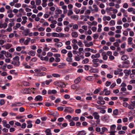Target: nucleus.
<instances>
[{
  "instance_id": "obj_1",
  "label": "nucleus",
  "mask_w": 135,
  "mask_h": 135,
  "mask_svg": "<svg viewBox=\"0 0 135 135\" xmlns=\"http://www.w3.org/2000/svg\"><path fill=\"white\" fill-rule=\"evenodd\" d=\"M92 116L94 117L95 119H96V122L97 124H99L100 120L99 119L100 116L98 113L96 112H94L92 114Z\"/></svg>"
},
{
  "instance_id": "obj_2",
  "label": "nucleus",
  "mask_w": 135,
  "mask_h": 135,
  "mask_svg": "<svg viewBox=\"0 0 135 135\" xmlns=\"http://www.w3.org/2000/svg\"><path fill=\"white\" fill-rule=\"evenodd\" d=\"M29 106L32 108H33L35 107H38L40 106L41 105H43V103H29Z\"/></svg>"
},
{
  "instance_id": "obj_3",
  "label": "nucleus",
  "mask_w": 135,
  "mask_h": 135,
  "mask_svg": "<svg viewBox=\"0 0 135 135\" xmlns=\"http://www.w3.org/2000/svg\"><path fill=\"white\" fill-rule=\"evenodd\" d=\"M54 84L56 85L60 86L61 87L63 88L64 86H65V85L64 83H62L61 82H58L57 81L54 82Z\"/></svg>"
},
{
  "instance_id": "obj_4",
  "label": "nucleus",
  "mask_w": 135,
  "mask_h": 135,
  "mask_svg": "<svg viewBox=\"0 0 135 135\" xmlns=\"http://www.w3.org/2000/svg\"><path fill=\"white\" fill-rule=\"evenodd\" d=\"M11 64L15 66H19L20 64V62L19 61H12Z\"/></svg>"
},
{
  "instance_id": "obj_5",
  "label": "nucleus",
  "mask_w": 135,
  "mask_h": 135,
  "mask_svg": "<svg viewBox=\"0 0 135 135\" xmlns=\"http://www.w3.org/2000/svg\"><path fill=\"white\" fill-rule=\"evenodd\" d=\"M59 37H69L70 35V34L69 33H67L66 34L62 33H59Z\"/></svg>"
},
{
  "instance_id": "obj_6",
  "label": "nucleus",
  "mask_w": 135,
  "mask_h": 135,
  "mask_svg": "<svg viewBox=\"0 0 135 135\" xmlns=\"http://www.w3.org/2000/svg\"><path fill=\"white\" fill-rule=\"evenodd\" d=\"M93 7L94 9H93L92 13H94V12H98V8L97 6L95 4H94L93 5Z\"/></svg>"
},
{
  "instance_id": "obj_7",
  "label": "nucleus",
  "mask_w": 135,
  "mask_h": 135,
  "mask_svg": "<svg viewBox=\"0 0 135 135\" xmlns=\"http://www.w3.org/2000/svg\"><path fill=\"white\" fill-rule=\"evenodd\" d=\"M32 121L29 120L27 121V123L28 124L27 128H32L33 126V124H32Z\"/></svg>"
},
{
  "instance_id": "obj_8",
  "label": "nucleus",
  "mask_w": 135,
  "mask_h": 135,
  "mask_svg": "<svg viewBox=\"0 0 135 135\" xmlns=\"http://www.w3.org/2000/svg\"><path fill=\"white\" fill-rule=\"evenodd\" d=\"M109 118V115L107 114H105L102 117V120L103 121H106L108 120Z\"/></svg>"
},
{
  "instance_id": "obj_9",
  "label": "nucleus",
  "mask_w": 135,
  "mask_h": 135,
  "mask_svg": "<svg viewBox=\"0 0 135 135\" xmlns=\"http://www.w3.org/2000/svg\"><path fill=\"white\" fill-rule=\"evenodd\" d=\"M35 101H40L42 100V97L40 95H38L36 97L35 99Z\"/></svg>"
},
{
  "instance_id": "obj_10",
  "label": "nucleus",
  "mask_w": 135,
  "mask_h": 135,
  "mask_svg": "<svg viewBox=\"0 0 135 135\" xmlns=\"http://www.w3.org/2000/svg\"><path fill=\"white\" fill-rule=\"evenodd\" d=\"M100 56V55L99 53L95 55H92L91 56V58L92 59L95 58H99Z\"/></svg>"
},
{
  "instance_id": "obj_11",
  "label": "nucleus",
  "mask_w": 135,
  "mask_h": 135,
  "mask_svg": "<svg viewBox=\"0 0 135 135\" xmlns=\"http://www.w3.org/2000/svg\"><path fill=\"white\" fill-rule=\"evenodd\" d=\"M124 72L125 74V75L126 76L128 75L131 73V70H127V69L124 70Z\"/></svg>"
},
{
  "instance_id": "obj_12",
  "label": "nucleus",
  "mask_w": 135,
  "mask_h": 135,
  "mask_svg": "<svg viewBox=\"0 0 135 135\" xmlns=\"http://www.w3.org/2000/svg\"><path fill=\"white\" fill-rule=\"evenodd\" d=\"M91 69L89 71L91 73H97L98 71V69H93L92 67H91Z\"/></svg>"
},
{
  "instance_id": "obj_13",
  "label": "nucleus",
  "mask_w": 135,
  "mask_h": 135,
  "mask_svg": "<svg viewBox=\"0 0 135 135\" xmlns=\"http://www.w3.org/2000/svg\"><path fill=\"white\" fill-rule=\"evenodd\" d=\"M51 130L50 129H47L45 131V132L46 133V135H52V134L51 132Z\"/></svg>"
},
{
  "instance_id": "obj_14",
  "label": "nucleus",
  "mask_w": 135,
  "mask_h": 135,
  "mask_svg": "<svg viewBox=\"0 0 135 135\" xmlns=\"http://www.w3.org/2000/svg\"><path fill=\"white\" fill-rule=\"evenodd\" d=\"M111 19V17L109 16H105L103 17V20L104 21H105L106 20L109 21Z\"/></svg>"
},
{
  "instance_id": "obj_15",
  "label": "nucleus",
  "mask_w": 135,
  "mask_h": 135,
  "mask_svg": "<svg viewBox=\"0 0 135 135\" xmlns=\"http://www.w3.org/2000/svg\"><path fill=\"white\" fill-rule=\"evenodd\" d=\"M104 95H109L110 93V92L107 89L105 88L104 89Z\"/></svg>"
},
{
  "instance_id": "obj_16",
  "label": "nucleus",
  "mask_w": 135,
  "mask_h": 135,
  "mask_svg": "<svg viewBox=\"0 0 135 135\" xmlns=\"http://www.w3.org/2000/svg\"><path fill=\"white\" fill-rule=\"evenodd\" d=\"M86 132L84 130H82L79 132V133L77 135H85L86 134Z\"/></svg>"
},
{
  "instance_id": "obj_17",
  "label": "nucleus",
  "mask_w": 135,
  "mask_h": 135,
  "mask_svg": "<svg viewBox=\"0 0 135 135\" xmlns=\"http://www.w3.org/2000/svg\"><path fill=\"white\" fill-rule=\"evenodd\" d=\"M71 35L73 37H77L78 36V33L76 32H72Z\"/></svg>"
},
{
  "instance_id": "obj_18",
  "label": "nucleus",
  "mask_w": 135,
  "mask_h": 135,
  "mask_svg": "<svg viewBox=\"0 0 135 135\" xmlns=\"http://www.w3.org/2000/svg\"><path fill=\"white\" fill-rule=\"evenodd\" d=\"M49 115H52L54 116L57 117L58 116L59 114L56 111L55 112L52 113L50 114Z\"/></svg>"
},
{
  "instance_id": "obj_19",
  "label": "nucleus",
  "mask_w": 135,
  "mask_h": 135,
  "mask_svg": "<svg viewBox=\"0 0 135 135\" xmlns=\"http://www.w3.org/2000/svg\"><path fill=\"white\" fill-rule=\"evenodd\" d=\"M28 54L32 56H34L36 54V52L33 51H31L28 52Z\"/></svg>"
},
{
  "instance_id": "obj_20",
  "label": "nucleus",
  "mask_w": 135,
  "mask_h": 135,
  "mask_svg": "<svg viewBox=\"0 0 135 135\" xmlns=\"http://www.w3.org/2000/svg\"><path fill=\"white\" fill-rule=\"evenodd\" d=\"M31 40V38L27 37L26 40H25L24 42V44L25 45H28V43L30 42Z\"/></svg>"
},
{
  "instance_id": "obj_21",
  "label": "nucleus",
  "mask_w": 135,
  "mask_h": 135,
  "mask_svg": "<svg viewBox=\"0 0 135 135\" xmlns=\"http://www.w3.org/2000/svg\"><path fill=\"white\" fill-rule=\"evenodd\" d=\"M128 59V57L126 55H123L121 57V59L123 61L126 60Z\"/></svg>"
},
{
  "instance_id": "obj_22",
  "label": "nucleus",
  "mask_w": 135,
  "mask_h": 135,
  "mask_svg": "<svg viewBox=\"0 0 135 135\" xmlns=\"http://www.w3.org/2000/svg\"><path fill=\"white\" fill-rule=\"evenodd\" d=\"M113 115H117L118 114V109H116L113 110Z\"/></svg>"
},
{
  "instance_id": "obj_23",
  "label": "nucleus",
  "mask_w": 135,
  "mask_h": 135,
  "mask_svg": "<svg viewBox=\"0 0 135 135\" xmlns=\"http://www.w3.org/2000/svg\"><path fill=\"white\" fill-rule=\"evenodd\" d=\"M80 81V78L79 77L74 80V82L75 83L77 84L79 83Z\"/></svg>"
},
{
  "instance_id": "obj_24",
  "label": "nucleus",
  "mask_w": 135,
  "mask_h": 135,
  "mask_svg": "<svg viewBox=\"0 0 135 135\" xmlns=\"http://www.w3.org/2000/svg\"><path fill=\"white\" fill-rule=\"evenodd\" d=\"M71 18L72 19H74L75 20L76 19V20L78 19L79 18V16L77 15H73L71 16Z\"/></svg>"
},
{
  "instance_id": "obj_25",
  "label": "nucleus",
  "mask_w": 135,
  "mask_h": 135,
  "mask_svg": "<svg viewBox=\"0 0 135 135\" xmlns=\"http://www.w3.org/2000/svg\"><path fill=\"white\" fill-rule=\"evenodd\" d=\"M89 61V59L88 58H86L82 61V63L83 64H86L88 63Z\"/></svg>"
},
{
  "instance_id": "obj_26",
  "label": "nucleus",
  "mask_w": 135,
  "mask_h": 135,
  "mask_svg": "<svg viewBox=\"0 0 135 135\" xmlns=\"http://www.w3.org/2000/svg\"><path fill=\"white\" fill-rule=\"evenodd\" d=\"M30 89H23L22 90V92L23 93H28V90H29Z\"/></svg>"
},
{
  "instance_id": "obj_27",
  "label": "nucleus",
  "mask_w": 135,
  "mask_h": 135,
  "mask_svg": "<svg viewBox=\"0 0 135 135\" xmlns=\"http://www.w3.org/2000/svg\"><path fill=\"white\" fill-rule=\"evenodd\" d=\"M93 45V43L92 42H90L89 43L86 44L85 45V46L86 47H89Z\"/></svg>"
},
{
  "instance_id": "obj_28",
  "label": "nucleus",
  "mask_w": 135,
  "mask_h": 135,
  "mask_svg": "<svg viewBox=\"0 0 135 135\" xmlns=\"http://www.w3.org/2000/svg\"><path fill=\"white\" fill-rule=\"evenodd\" d=\"M101 90V89L100 88H99L98 89H96L94 92V94H97Z\"/></svg>"
},
{
  "instance_id": "obj_29",
  "label": "nucleus",
  "mask_w": 135,
  "mask_h": 135,
  "mask_svg": "<svg viewBox=\"0 0 135 135\" xmlns=\"http://www.w3.org/2000/svg\"><path fill=\"white\" fill-rule=\"evenodd\" d=\"M62 13V11L60 9L56 10L55 11V13L57 14H61Z\"/></svg>"
},
{
  "instance_id": "obj_30",
  "label": "nucleus",
  "mask_w": 135,
  "mask_h": 135,
  "mask_svg": "<svg viewBox=\"0 0 135 135\" xmlns=\"http://www.w3.org/2000/svg\"><path fill=\"white\" fill-rule=\"evenodd\" d=\"M52 36L54 37H59V34L56 33H52L51 34Z\"/></svg>"
},
{
  "instance_id": "obj_31",
  "label": "nucleus",
  "mask_w": 135,
  "mask_h": 135,
  "mask_svg": "<svg viewBox=\"0 0 135 135\" xmlns=\"http://www.w3.org/2000/svg\"><path fill=\"white\" fill-rule=\"evenodd\" d=\"M72 45L73 47V49L74 50H76L78 49V47L76 44H74Z\"/></svg>"
},
{
  "instance_id": "obj_32",
  "label": "nucleus",
  "mask_w": 135,
  "mask_h": 135,
  "mask_svg": "<svg viewBox=\"0 0 135 135\" xmlns=\"http://www.w3.org/2000/svg\"><path fill=\"white\" fill-rule=\"evenodd\" d=\"M5 56L8 57H12V55L10 54L9 52H6V53L5 55Z\"/></svg>"
},
{
  "instance_id": "obj_33",
  "label": "nucleus",
  "mask_w": 135,
  "mask_h": 135,
  "mask_svg": "<svg viewBox=\"0 0 135 135\" xmlns=\"http://www.w3.org/2000/svg\"><path fill=\"white\" fill-rule=\"evenodd\" d=\"M67 55L68 57L70 58H71L73 56V54L71 51H69Z\"/></svg>"
},
{
  "instance_id": "obj_34",
  "label": "nucleus",
  "mask_w": 135,
  "mask_h": 135,
  "mask_svg": "<svg viewBox=\"0 0 135 135\" xmlns=\"http://www.w3.org/2000/svg\"><path fill=\"white\" fill-rule=\"evenodd\" d=\"M44 103L45 104V105L47 107H49L51 106L52 105V104L48 102H45Z\"/></svg>"
},
{
  "instance_id": "obj_35",
  "label": "nucleus",
  "mask_w": 135,
  "mask_h": 135,
  "mask_svg": "<svg viewBox=\"0 0 135 135\" xmlns=\"http://www.w3.org/2000/svg\"><path fill=\"white\" fill-rule=\"evenodd\" d=\"M13 61H19L20 59V57L18 56H16L15 57L13 58Z\"/></svg>"
},
{
  "instance_id": "obj_36",
  "label": "nucleus",
  "mask_w": 135,
  "mask_h": 135,
  "mask_svg": "<svg viewBox=\"0 0 135 135\" xmlns=\"http://www.w3.org/2000/svg\"><path fill=\"white\" fill-rule=\"evenodd\" d=\"M73 14V12L72 10L69 9L68 13V15L69 16Z\"/></svg>"
},
{
  "instance_id": "obj_37",
  "label": "nucleus",
  "mask_w": 135,
  "mask_h": 135,
  "mask_svg": "<svg viewBox=\"0 0 135 135\" xmlns=\"http://www.w3.org/2000/svg\"><path fill=\"white\" fill-rule=\"evenodd\" d=\"M52 75L54 77L58 78L60 77V75L57 74H53Z\"/></svg>"
},
{
  "instance_id": "obj_38",
  "label": "nucleus",
  "mask_w": 135,
  "mask_h": 135,
  "mask_svg": "<svg viewBox=\"0 0 135 135\" xmlns=\"http://www.w3.org/2000/svg\"><path fill=\"white\" fill-rule=\"evenodd\" d=\"M12 45L9 44H7L6 46V48L7 49H9L10 47H11Z\"/></svg>"
},
{
  "instance_id": "obj_39",
  "label": "nucleus",
  "mask_w": 135,
  "mask_h": 135,
  "mask_svg": "<svg viewBox=\"0 0 135 135\" xmlns=\"http://www.w3.org/2000/svg\"><path fill=\"white\" fill-rule=\"evenodd\" d=\"M115 22L114 20H112L109 22V25L110 26L115 25Z\"/></svg>"
},
{
  "instance_id": "obj_40",
  "label": "nucleus",
  "mask_w": 135,
  "mask_h": 135,
  "mask_svg": "<svg viewBox=\"0 0 135 135\" xmlns=\"http://www.w3.org/2000/svg\"><path fill=\"white\" fill-rule=\"evenodd\" d=\"M85 36L84 35H81L79 36V38L81 40H84L85 37Z\"/></svg>"
},
{
  "instance_id": "obj_41",
  "label": "nucleus",
  "mask_w": 135,
  "mask_h": 135,
  "mask_svg": "<svg viewBox=\"0 0 135 135\" xmlns=\"http://www.w3.org/2000/svg\"><path fill=\"white\" fill-rule=\"evenodd\" d=\"M52 80L51 79H50L49 80H47L45 81L47 85H49L50 83L52 82Z\"/></svg>"
},
{
  "instance_id": "obj_42",
  "label": "nucleus",
  "mask_w": 135,
  "mask_h": 135,
  "mask_svg": "<svg viewBox=\"0 0 135 135\" xmlns=\"http://www.w3.org/2000/svg\"><path fill=\"white\" fill-rule=\"evenodd\" d=\"M62 29L60 27H56V31L57 32H61L62 30Z\"/></svg>"
},
{
  "instance_id": "obj_43",
  "label": "nucleus",
  "mask_w": 135,
  "mask_h": 135,
  "mask_svg": "<svg viewBox=\"0 0 135 135\" xmlns=\"http://www.w3.org/2000/svg\"><path fill=\"white\" fill-rule=\"evenodd\" d=\"M122 126L121 124H118L117 127V130H120L121 129Z\"/></svg>"
},
{
  "instance_id": "obj_44",
  "label": "nucleus",
  "mask_w": 135,
  "mask_h": 135,
  "mask_svg": "<svg viewBox=\"0 0 135 135\" xmlns=\"http://www.w3.org/2000/svg\"><path fill=\"white\" fill-rule=\"evenodd\" d=\"M122 63L123 64H129L130 63L129 61L127 60L125 61H123L122 62Z\"/></svg>"
},
{
  "instance_id": "obj_45",
  "label": "nucleus",
  "mask_w": 135,
  "mask_h": 135,
  "mask_svg": "<svg viewBox=\"0 0 135 135\" xmlns=\"http://www.w3.org/2000/svg\"><path fill=\"white\" fill-rule=\"evenodd\" d=\"M108 34L109 36H113L114 35V33L112 31H110L108 32Z\"/></svg>"
},
{
  "instance_id": "obj_46",
  "label": "nucleus",
  "mask_w": 135,
  "mask_h": 135,
  "mask_svg": "<svg viewBox=\"0 0 135 135\" xmlns=\"http://www.w3.org/2000/svg\"><path fill=\"white\" fill-rule=\"evenodd\" d=\"M41 3V0H36V4L37 5H39Z\"/></svg>"
},
{
  "instance_id": "obj_47",
  "label": "nucleus",
  "mask_w": 135,
  "mask_h": 135,
  "mask_svg": "<svg viewBox=\"0 0 135 135\" xmlns=\"http://www.w3.org/2000/svg\"><path fill=\"white\" fill-rule=\"evenodd\" d=\"M8 114V113L6 111H5L4 113H2V115L3 117H6L7 116Z\"/></svg>"
},
{
  "instance_id": "obj_48",
  "label": "nucleus",
  "mask_w": 135,
  "mask_h": 135,
  "mask_svg": "<svg viewBox=\"0 0 135 135\" xmlns=\"http://www.w3.org/2000/svg\"><path fill=\"white\" fill-rule=\"evenodd\" d=\"M73 28L74 29L78 30V26L77 24H74L73 26Z\"/></svg>"
},
{
  "instance_id": "obj_49",
  "label": "nucleus",
  "mask_w": 135,
  "mask_h": 135,
  "mask_svg": "<svg viewBox=\"0 0 135 135\" xmlns=\"http://www.w3.org/2000/svg\"><path fill=\"white\" fill-rule=\"evenodd\" d=\"M11 107H17L18 104L17 103H13L11 105Z\"/></svg>"
},
{
  "instance_id": "obj_50",
  "label": "nucleus",
  "mask_w": 135,
  "mask_h": 135,
  "mask_svg": "<svg viewBox=\"0 0 135 135\" xmlns=\"http://www.w3.org/2000/svg\"><path fill=\"white\" fill-rule=\"evenodd\" d=\"M57 43H58V44H57L56 43L55 44V46H57L58 47H61L63 45L62 44L61 42H59Z\"/></svg>"
},
{
  "instance_id": "obj_51",
  "label": "nucleus",
  "mask_w": 135,
  "mask_h": 135,
  "mask_svg": "<svg viewBox=\"0 0 135 135\" xmlns=\"http://www.w3.org/2000/svg\"><path fill=\"white\" fill-rule=\"evenodd\" d=\"M102 131L104 132L105 131L107 132L108 131V129L105 127H103L102 128Z\"/></svg>"
},
{
  "instance_id": "obj_52",
  "label": "nucleus",
  "mask_w": 135,
  "mask_h": 135,
  "mask_svg": "<svg viewBox=\"0 0 135 135\" xmlns=\"http://www.w3.org/2000/svg\"><path fill=\"white\" fill-rule=\"evenodd\" d=\"M98 101H104L103 100V98L101 96H100L98 97Z\"/></svg>"
},
{
  "instance_id": "obj_53",
  "label": "nucleus",
  "mask_w": 135,
  "mask_h": 135,
  "mask_svg": "<svg viewBox=\"0 0 135 135\" xmlns=\"http://www.w3.org/2000/svg\"><path fill=\"white\" fill-rule=\"evenodd\" d=\"M80 11V9H78L77 8H75L74 11L76 12V14H78L79 13Z\"/></svg>"
},
{
  "instance_id": "obj_54",
  "label": "nucleus",
  "mask_w": 135,
  "mask_h": 135,
  "mask_svg": "<svg viewBox=\"0 0 135 135\" xmlns=\"http://www.w3.org/2000/svg\"><path fill=\"white\" fill-rule=\"evenodd\" d=\"M66 60L69 62H71L72 61V59L71 58H69V57H67L66 59Z\"/></svg>"
},
{
  "instance_id": "obj_55",
  "label": "nucleus",
  "mask_w": 135,
  "mask_h": 135,
  "mask_svg": "<svg viewBox=\"0 0 135 135\" xmlns=\"http://www.w3.org/2000/svg\"><path fill=\"white\" fill-rule=\"evenodd\" d=\"M116 127V125L115 124H113L111 126L110 128L111 129L114 130L115 129Z\"/></svg>"
},
{
  "instance_id": "obj_56",
  "label": "nucleus",
  "mask_w": 135,
  "mask_h": 135,
  "mask_svg": "<svg viewBox=\"0 0 135 135\" xmlns=\"http://www.w3.org/2000/svg\"><path fill=\"white\" fill-rule=\"evenodd\" d=\"M99 64L97 63H93V66L94 67H97L98 66Z\"/></svg>"
},
{
  "instance_id": "obj_57",
  "label": "nucleus",
  "mask_w": 135,
  "mask_h": 135,
  "mask_svg": "<svg viewBox=\"0 0 135 135\" xmlns=\"http://www.w3.org/2000/svg\"><path fill=\"white\" fill-rule=\"evenodd\" d=\"M86 40L89 41H91L92 40V38L90 36H88L86 37Z\"/></svg>"
},
{
  "instance_id": "obj_58",
  "label": "nucleus",
  "mask_w": 135,
  "mask_h": 135,
  "mask_svg": "<svg viewBox=\"0 0 135 135\" xmlns=\"http://www.w3.org/2000/svg\"><path fill=\"white\" fill-rule=\"evenodd\" d=\"M38 30L39 31H43L45 30V28L42 27H40L38 28Z\"/></svg>"
},
{
  "instance_id": "obj_59",
  "label": "nucleus",
  "mask_w": 135,
  "mask_h": 135,
  "mask_svg": "<svg viewBox=\"0 0 135 135\" xmlns=\"http://www.w3.org/2000/svg\"><path fill=\"white\" fill-rule=\"evenodd\" d=\"M30 31V30L28 29H26L24 31V32L27 33L28 34H29Z\"/></svg>"
},
{
  "instance_id": "obj_60",
  "label": "nucleus",
  "mask_w": 135,
  "mask_h": 135,
  "mask_svg": "<svg viewBox=\"0 0 135 135\" xmlns=\"http://www.w3.org/2000/svg\"><path fill=\"white\" fill-rule=\"evenodd\" d=\"M128 4L127 3H125L123 6V8H128Z\"/></svg>"
},
{
  "instance_id": "obj_61",
  "label": "nucleus",
  "mask_w": 135,
  "mask_h": 135,
  "mask_svg": "<svg viewBox=\"0 0 135 135\" xmlns=\"http://www.w3.org/2000/svg\"><path fill=\"white\" fill-rule=\"evenodd\" d=\"M128 104L126 102H124L123 103V106L125 107H127L128 106Z\"/></svg>"
},
{
  "instance_id": "obj_62",
  "label": "nucleus",
  "mask_w": 135,
  "mask_h": 135,
  "mask_svg": "<svg viewBox=\"0 0 135 135\" xmlns=\"http://www.w3.org/2000/svg\"><path fill=\"white\" fill-rule=\"evenodd\" d=\"M91 55V54L89 52H86L85 54V56L86 57H88Z\"/></svg>"
},
{
  "instance_id": "obj_63",
  "label": "nucleus",
  "mask_w": 135,
  "mask_h": 135,
  "mask_svg": "<svg viewBox=\"0 0 135 135\" xmlns=\"http://www.w3.org/2000/svg\"><path fill=\"white\" fill-rule=\"evenodd\" d=\"M72 119L73 120L77 121L79 119V118L78 117H73V118Z\"/></svg>"
},
{
  "instance_id": "obj_64",
  "label": "nucleus",
  "mask_w": 135,
  "mask_h": 135,
  "mask_svg": "<svg viewBox=\"0 0 135 135\" xmlns=\"http://www.w3.org/2000/svg\"><path fill=\"white\" fill-rule=\"evenodd\" d=\"M78 45L80 47H82V45L83 44L81 42V41H80L78 42H77Z\"/></svg>"
}]
</instances>
